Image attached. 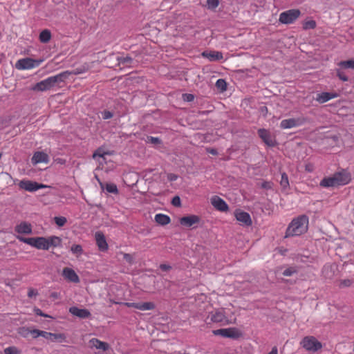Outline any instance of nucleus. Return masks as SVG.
Listing matches in <instances>:
<instances>
[{
  "label": "nucleus",
  "mask_w": 354,
  "mask_h": 354,
  "mask_svg": "<svg viewBox=\"0 0 354 354\" xmlns=\"http://www.w3.org/2000/svg\"><path fill=\"white\" fill-rule=\"evenodd\" d=\"M308 217L305 215H299L293 218L289 223L284 238L300 236L308 231Z\"/></svg>",
  "instance_id": "obj_1"
},
{
  "label": "nucleus",
  "mask_w": 354,
  "mask_h": 354,
  "mask_svg": "<svg viewBox=\"0 0 354 354\" xmlns=\"http://www.w3.org/2000/svg\"><path fill=\"white\" fill-rule=\"evenodd\" d=\"M83 71L79 68H76L74 71L70 72L68 71H63L57 75L48 77L50 83L53 88L54 87H62V84H64L66 80L69 77L71 74H80Z\"/></svg>",
  "instance_id": "obj_2"
},
{
  "label": "nucleus",
  "mask_w": 354,
  "mask_h": 354,
  "mask_svg": "<svg viewBox=\"0 0 354 354\" xmlns=\"http://www.w3.org/2000/svg\"><path fill=\"white\" fill-rule=\"evenodd\" d=\"M43 62L44 59L25 57L16 62L15 68L18 70H28L39 66Z\"/></svg>",
  "instance_id": "obj_3"
},
{
  "label": "nucleus",
  "mask_w": 354,
  "mask_h": 354,
  "mask_svg": "<svg viewBox=\"0 0 354 354\" xmlns=\"http://www.w3.org/2000/svg\"><path fill=\"white\" fill-rule=\"evenodd\" d=\"M299 9H290L279 15V21L283 24H292L300 16Z\"/></svg>",
  "instance_id": "obj_4"
},
{
  "label": "nucleus",
  "mask_w": 354,
  "mask_h": 354,
  "mask_svg": "<svg viewBox=\"0 0 354 354\" xmlns=\"http://www.w3.org/2000/svg\"><path fill=\"white\" fill-rule=\"evenodd\" d=\"M301 345L308 351L316 352L321 349L322 344L313 336H307L303 338Z\"/></svg>",
  "instance_id": "obj_5"
},
{
  "label": "nucleus",
  "mask_w": 354,
  "mask_h": 354,
  "mask_svg": "<svg viewBox=\"0 0 354 354\" xmlns=\"http://www.w3.org/2000/svg\"><path fill=\"white\" fill-rule=\"evenodd\" d=\"M215 335H221L223 337L237 339L242 336V333L237 328H221L213 330Z\"/></svg>",
  "instance_id": "obj_6"
},
{
  "label": "nucleus",
  "mask_w": 354,
  "mask_h": 354,
  "mask_svg": "<svg viewBox=\"0 0 354 354\" xmlns=\"http://www.w3.org/2000/svg\"><path fill=\"white\" fill-rule=\"evenodd\" d=\"M308 121L307 118L299 117L297 118H288L281 120L280 122V128L282 129H291L301 126Z\"/></svg>",
  "instance_id": "obj_7"
},
{
  "label": "nucleus",
  "mask_w": 354,
  "mask_h": 354,
  "mask_svg": "<svg viewBox=\"0 0 354 354\" xmlns=\"http://www.w3.org/2000/svg\"><path fill=\"white\" fill-rule=\"evenodd\" d=\"M257 134L261 140L270 147H274L278 145L274 136H273L268 129L261 128L257 130Z\"/></svg>",
  "instance_id": "obj_8"
},
{
  "label": "nucleus",
  "mask_w": 354,
  "mask_h": 354,
  "mask_svg": "<svg viewBox=\"0 0 354 354\" xmlns=\"http://www.w3.org/2000/svg\"><path fill=\"white\" fill-rule=\"evenodd\" d=\"M19 186L21 189H24L30 192H33L39 189H42V188L47 187L46 185H45L44 184L39 183L35 182V181H31L29 180H21L19 183Z\"/></svg>",
  "instance_id": "obj_9"
},
{
  "label": "nucleus",
  "mask_w": 354,
  "mask_h": 354,
  "mask_svg": "<svg viewBox=\"0 0 354 354\" xmlns=\"http://www.w3.org/2000/svg\"><path fill=\"white\" fill-rule=\"evenodd\" d=\"M200 221V216L195 214H189L183 216L179 220V223L181 225L187 227H192V229L196 228V226H194V225H198Z\"/></svg>",
  "instance_id": "obj_10"
},
{
  "label": "nucleus",
  "mask_w": 354,
  "mask_h": 354,
  "mask_svg": "<svg viewBox=\"0 0 354 354\" xmlns=\"http://www.w3.org/2000/svg\"><path fill=\"white\" fill-rule=\"evenodd\" d=\"M333 175L337 179L338 186L347 185L351 180V175L346 169H342L340 171L335 172Z\"/></svg>",
  "instance_id": "obj_11"
},
{
  "label": "nucleus",
  "mask_w": 354,
  "mask_h": 354,
  "mask_svg": "<svg viewBox=\"0 0 354 354\" xmlns=\"http://www.w3.org/2000/svg\"><path fill=\"white\" fill-rule=\"evenodd\" d=\"M234 216L238 221L242 223L245 226H250L252 223L250 214L241 209H236Z\"/></svg>",
  "instance_id": "obj_12"
},
{
  "label": "nucleus",
  "mask_w": 354,
  "mask_h": 354,
  "mask_svg": "<svg viewBox=\"0 0 354 354\" xmlns=\"http://www.w3.org/2000/svg\"><path fill=\"white\" fill-rule=\"evenodd\" d=\"M88 346L91 348H95L99 351L105 352L110 348V346L107 342H102L97 338H92L88 342Z\"/></svg>",
  "instance_id": "obj_13"
},
{
  "label": "nucleus",
  "mask_w": 354,
  "mask_h": 354,
  "mask_svg": "<svg viewBox=\"0 0 354 354\" xmlns=\"http://www.w3.org/2000/svg\"><path fill=\"white\" fill-rule=\"evenodd\" d=\"M50 161L49 156L43 151H35L31 158V162L33 165L39 163H48Z\"/></svg>",
  "instance_id": "obj_14"
},
{
  "label": "nucleus",
  "mask_w": 354,
  "mask_h": 354,
  "mask_svg": "<svg viewBox=\"0 0 354 354\" xmlns=\"http://www.w3.org/2000/svg\"><path fill=\"white\" fill-rule=\"evenodd\" d=\"M211 203L214 207L218 211L225 212L229 209L227 203L218 196H214L212 197Z\"/></svg>",
  "instance_id": "obj_15"
},
{
  "label": "nucleus",
  "mask_w": 354,
  "mask_h": 354,
  "mask_svg": "<svg viewBox=\"0 0 354 354\" xmlns=\"http://www.w3.org/2000/svg\"><path fill=\"white\" fill-rule=\"evenodd\" d=\"M68 311L73 315L80 319H87L91 317V312L86 308H79L77 306H72L69 308Z\"/></svg>",
  "instance_id": "obj_16"
},
{
  "label": "nucleus",
  "mask_w": 354,
  "mask_h": 354,
  "mask_svg": "<svg viewBox=\"0 0 354 354\" xmlns=\"http://www.w3.org/2000/svg\"><path fill=\"white\" fill-rule=\"evenodd\" d=\"M95 239L100 251L105 252L108 250V244L103 232L101 231L96 232L95 234Z\"/></svg>",
  "instance_id": "obj_17"
},
{
  "label": "nucleus",
  "mask_w": 354,
  "mask_h": 354,
  "mask_svg": "<svg viewBox=\"0 0 354 354\" xmlns=\"http://www.w3.org/2000/svg\"><path fill=\"white\" fill-rule=\"evenodd\" d=\"M201 55L203 57L208 59L209 62H218L223 59L222 52L216 50H205Z\"/></svg>",
  "instance_id": "obj_18"
},
{
  "label": "nucleus",
  "mask_w": 354,
  "mask_h": 354,
  "mask_svg": "<svg viewBox=\"0 0 354 354\" xmlns=\"http://www.w3.org/2000/svg\"><path fill=\"white\" fill-rule=\"evenodd\" d=\"M53 88L48 77L34 84L30 90L33 91H46Z\"/></svg>",
  "instance_id": "obj_19"
},
{
  "label": "nucleus",
  "mask_w": 354,
  "mask_h": 354,
  "mask_svg": "<svg viewBox=\"0 0 354 354\" xmlns=\"http://www.w3.org/2000/svg\"><path fill=\"white\" fill-rule=\"evenodd\" d=\"M15 231L19 234H31L32 225L26 221H23L15 227Z\"/></svg>",
  "instance_id": "obj_20"
},
{
  "label": "nucleus",
  "mask_w": 354,
  "mask_h": 354,
  "mask_svg": "<svg viewBox=\"0 0 354 354\" xmlns=\"http://www.w3.org/2000/svg\"><path fill=\"white\" fill-rule=\"evenodd\" d=\"M63 277L68 281L73 283H79L80 278L77 273L70 268H64L62 271Z\"/></svg>",
  "instance_id": "obj_21"
},
{
  "label": "nucleus",
  "mask_w": 354,
  "mask_h": 354,
  "mask_svg": "<svg viewBox=\"0 0 354 354\" xmlns=\"http://www.w3.org/2000/svg\"><path fill=\"white\" fill-rule=\"evenodd\" d=\"M39 333V337H42L52 342H59L60 339L64 338V335L61 333H53L44 330H40Z\"/></svg>",
  "instance_id": "obj_22"
},
{
  "label": "nucleus",
  "mask_w": 354,
  "mask_h": 354,
  "mask_svg": "<svg viewBox=\"0 0 354 354\" xmlns=\"http://www.w3.org/2000/svg\"><path fill=\"white\" fill-rule=\"evenodd\" d=\"M210 320L214 323H220L226 320L227 317L223 310H217L209 313Z\"/></svg>",
  "instance_id": "obj_23"
},
{
  "label": "nucleus",
  "mask_w": 354,
  "mask_h": 354,
  "mask_svg": "<svg viewBox=\"0 0 354 354\" xmlns=\"http://www.w3.org/2000/svg\"><path fill=\"white\" fill-rule=\"evenodd\" d=\"M338 96L337 93L333 92H322L321 93H318L316 97V100L319 103H324L328 102V100L335 98Z\"/></svg>",
  "instance_id": "obj_24"
},
{
  "label": "nucleus",
  "mask_w": 354,
  "mask_h": 354,
  "mask_svg": "<svg viewBox=\"0 0 354 354\" xmlns=\"http://www.w3.org/2000/svg\"><path fill=\"white\" fill-rule=\"evenodd\" d=\"M336 180L337 179L335 178L334 175L331 177H325L321 180L319 185L323 187H337L338 185Z\"/></svg>",
  "instance_id": "obj_25"
},
{
  "label": "nucleus",
  "mask_w": 354,
  "mask_h": 354,
  "mask_svg": "<svg viewBox=\"0 0 354 354\" xmlns=\"http://www.w3.org/2000/svg\"><path fill=\"white\" fill-rule=\"evenodd\" d=\"M48 239L44 236H37L36 237V243H35V248L38 250H48Z\"/></svg>",
  "instance_id": "obj_26"
},
{
  "label": "nucleus",
  "mask_w": 354,
  "mask_h": 354,
  "mask_svg": "<svg viewBox=\"0 0 354 354\" xmlns=\"http://www.w3.org/2000/svg\"><path fill=\"white\" fill-rule=\"evenodd\" d=\"M100 185L101 189L102 190H106L108 193L118 194L119 192L117 185L114 183H106L104 184L103 183H100Z\"/></svg>",
  "instance_id": "obj_27"
},
{
  "label": "nucleus",
  "mask_w": 354,
  "mask_h": 354,
  "mask_svg": "<svg viewBox=\"0 0 354 354\" xmlns=\"http://www.w3.org/2000/svg\"><path fill=\"white\" fill-rule=\"evenodd\" d=\"M155 221L160 225H166L171 222V218L168 215L164 214H157L155 216Z\"/></svg>",
  "instance_id": "obj_28"
},
{
  "label": "nucleus",
  "mask_w": 354,
  "mask_h": 354,
  "mask_svg": "<svg viewBox=\"0 0 354 354\" xmlns=\"http://www.w3.org/2000/svg\"><path fill=\"white\" fill-rule=\"evenodd\" d=\"M39 41L41 43L46 44L48 43L50 39H51V32L48 29L43 30L40 34H39Z\"/></svg>",
  "instance_id": "obj_29"
},
{
  "label": "nucleus",
  "mask_w": 354,
  "mask_h": 354,
  "mask_svg": "<svg viewBox=\"0 0 354 354\" xmlns=\"http://www.w3.org/2000/svg\"><path fill=\"white\" fill-rule=\"evenodd\" d=\"M112 153L109 151H104L102 147H98L93 154V158L96 159L97 157L103 158L105 160V155H111Z\"/></svg>",
  "instance_id": "obj_30"
},
{
  "label": "nucleus",
  "mask_w": 354,
  "mask_h": 354,
  "mask_svg": "<svg viewBox=\"0 0 354 354\" xmlns=\"http://www.w3.org/2000/svg\"><path fill=\"white\" fill-rule=\"evenodd\" d=\"M48 242V249L50 246L57 247L60 246L62 243V239L57 236H51L47 238Z\"/></svg>",
  "instance_id": "obj_31"
},
{
  "label": "nucleus",
  "mask_w": 354,
  "mask_h": 354,
  "mask_svg": "<svg viewBox=\"0 0 354 354\" xmlns=\"http://www.w3.org/2000/svg\"><path fill=\"white\" fill-rule=\"evenodd\" d=\"M16 237L20 242L26 243L34 248L35 247L36 237L26 238L20 235H18Z\"/></svg>",
  "instance_id": "obj_32"
},
{
  "label": "nucleus",
  "mask_w": 354,
  "mask_h": 354,
  "mask_svg": "<svg viewBox=\"0 0 354 354\" xmlns=\"http://www.w3.org/2000/svg\"><path fill=\"white\" fill-rule=\"evenodd\" d=\"M155 308V304L153 302H139V310H149Z\"/></svg>",
  "instance_id": "obj_33"
},
{
  "label": "nucleus",
  "mask_w": 354,
  "mask_h": 354,
  "mask_svg": "<svg viewBox=\"0 0 354 354\" xmlns=\"http://www.w3.org/2000/svg\"><path fill=\"white\" fill-rule=\"evenodd\" d=\"M297 272H298V270L296 266H290V267L286 268L282 272V274L285 277H291L294 274H297Z\"/></svg>",
  "instance_id": "obj_34"
},
{
  "label": "nucleus",
  "mask_w": 354,
  "mask_h": 354,
  "mask_svg": "<svg viewBox=\"0 0 354 354\" xmlns=\"http://www.w3.org/2000/svg\"><path fill=\"white\" fill-rule=\"evenodd\" d=\"M117 60L118 61L119 64L125 65H130L133 61V58L129 55L118 57Z\"/></svg>",
  "instance_id": "obj_35"
},
{
  "label": "nucleus",
  "mask_w": 354,
  "mask_h": 354,
  "mask_svg": "<svg viewBox=\"0 0 354 354\" xmlns=\"http://www.w3.org/2000/svg\"><path fill=\"white\" fill-rule=\"evenodd\" d=\"M227 84L224 79H218L216 82V86L221 92H224L227 90Z\"/></svg>",
  "instance_id": "obj_36"
},
{
  "label": "nucleus",
  "mask_w": 354,
  "mask_h": 354,
  "mask_svg": "<svg viewBox=\"0 0 354 354\" xmlns=\"http://www.w3.org/2000/svg\"><path fill=\"white\" fill-rule=\"evenodd\" d=\"M316 25V21L313 19H310L304 21L302 28L304 30H310L315 28Z\"/></svg>",
  "instance_id": "obj_37"
},
{
  "label": "nucleus",
  "mask_w": 354,
  "mask_h": 354,
  "mask_svg": "<svg viewBox=\"0 0 354 354\" xmlns=\"http://www.w3.org/2000/svg\"><path fill=\"white\" fill-rule=\"evenodd\" d=\"M220 0H207L206 7L208 10H215V9L218 6Z\"/></svg>",
  "instance_id": "obj_38"
},
{
  "label": "nucleus",
  "mask_w": 354,
  "mask_h": 354,
  "mask_svg": "<svg viewBox=\"0 0 354 354\" xmlns=\"http://www.w3.org/2000/svg\"><path fill=\"white\" fill-rule=\"evenodd\" d=\"M339 66L343 68L354 69V59H349L346 61H341Z\"/></svg>",
  "instance_id": "obj_39"
},
{
  "label": "nucleus",
  "mask_w": 354,
  "mask_h": 354,
  "mask_svg": "<svg viewBox=\"0 0 354 354\" xmlns=\"http://www.w3.org/2000/svg\"><path fill=\"white\" fill-rule=\"evenodd\" d=\"M280 185L283 189H286L289 187L288 177L286 173L285 172L281 174Z\"/></svg>",
  "instance_id": "obj_40"
},
{
  "label": "nucleus",
  "mask_w": 354,
  "mask_h": 354,
  "mask_svg": "<svg viewBox=\"0 0 354 354\" xmlns=\"http://www.w3.org/2000/svg\"><path fill=\"white\" fill-rule=\"evenodd\" d=\"M71 251L72 252L73 254H76L77 257H79L83 253L82 247L81 245L79 244L73 245L71 248Z\"/></svg>",
  "instance_id": "obj_41"
},
{
  "label": "nucleus",
  "mask_w": 354,
  "mask_h": 354,
  "mask_svg": "<svg viewBox=\"0 0 354 354\" xmlns=\"http://www.w3.org/2000/svg\"><path fill=\"white\" fill-rule=\"evenodd\" d=\"M4 354H21V350L16 346H9L4 349Z\"/></svg>",
  "instance_id": "obj_42"
},
{
  "label": "nucleus",
  "mask_w": 354,
  "mask_h": 354,
  "mask_svg": "<svg viewBox=\"0 0 354 354\" xmlns=\"http://www.w3.org/2000/svg\"><path fill=\"white\" fill-rule=\"evenodd\" d=\"M146 142L152 145H159L162 143V140L158 137L147 136Z\"/></svg>",
  "instance_id": "obj_43"
},
{
  "label": "nucleus",
  "mask_w": 354,
  "mask_h": 354,
  "mask_svg": "<svg viewBox=\"0 0 354 354\" xmlns=\"http://www.w3.org/2000/svg\"><path fill=\"white\" fill-rule=\"evenodd\" d=\"M54 221L58 227H63L67 222V219L64 216H55Z\"/></svg>",
  "instance_id": "obj_44"
},
{
  "label": "nucleus",
  "mask_w": 354,
  "mask_h": 354,
  "mask_svg": "<svg viewBox=\"0 0 354 354\" xmlns=\"http://www.w3.org/2000/svg\"><path fill=\"white\" fill-rule=\"evenodd\" d=\"M30 328L21 327L19 328V334L24 338H27L30 335Z\"/></svg>",
  "instance_id": "obj_45"
},
{
  "label": "nucleus",
  "mask_w": 354,
  "mask_h": 354,
  "mask_svg": "<svg viewBox=\"0 0 354 354\" xmlns=\"http://www.w3.org/2000/svg\"><path fill=\"white\" fill-rule=\"evenodd\" d=\"M274 183L271 181L263 180L260 187L266 190H271L273 188Z\"/></svg>",
  "instance_id": "obj_46"
},
{
  "label": "nucleus",
  "mask_w": 354,
  "mask_h": 354,
  "mask_svg": "<svg viewBox=\"0 0 354 354\" xmlns=\"http://www.w3.org/2000/svg\"><path fill=\"white\" fill-rule=\"evenodd\" d=\"M336 75L343 82H347L348 80V76L341 69L336 70Z\"/></svg>",
  "instance_id": "obj_47"
},
{
  "label": "nucleus",
  "mask_w": 354,
  "mask_h": 354,
  "mask_svg": "<svg viewBox=\"0 0 354 354\" xmlns=\"http://www.w3.org/2000/svg\"><path fill=\"white\" fill-rule=\"evenodd\" d=\"M123 259L130 265L134 263V258L131 254L124 253Z\"/></svg>",
  "instance_id": "obj_48"
},
{
  "label": "nucleus",
  "mask_w": 354,
  "mask_h": 354,
  "mask_svg": "<svg viewBox=\"0 0 354 354\" xmlns=\"http://www.w3.org/2000/svg\"><path fill=\"white\" fill-rule=\"evenodd\" d=\"M101 114L103 120L111 119L113 116V113L108 110L102 111Z\"/></svg>",
  "instance_id": "obj_49"
},
{
  "label": "nucleus",
  "mask_w": 354,
  "mask_h": 354,
  "mask_svg": "<svg viewBox=\"0 0 354 354\" xmlns=\"http://www.w3.org/2000/svg\"><path fill=\"white\" fill-rule=\"evenodd\" d=\"M194 95L192 93H183L182 95V98L185 102H190L194 100Z\"/></svg>",
  "instance_id": "obj_50"
},
{
  "label": "nucleus",
  "mask_w": 354,
  "mask_h": 354,
  "mask_svg": "<svg viewBox=\"0 0 354 354\" xmlns=\"http://www.w3.org/2000/svg\"><path fill=\"white\" fill-rule=\"evenodd\" d=\"M171 204L174 207H180L181 206L180 198L178 196H175L174 197H173V198L171 200Z\"/></svg>",
  "instance_id": "obj_51"
},
{
  "label": "nucleus",
  "mask_w": 354,
  "mask_h": 354,
  "mask_svg": "<svg viewBox=\"0 0 354 354\" xmlns=\"http://www.w3.org/2000/svg\"><path fill=\"white\" fill-rule=\"evenodd\" d=\"M122 305L129 307V308H134L139 310V302L135 303V302H123L121 303Z\"/></svg>",
  "instance_id": "obj_52"
},
{
  "label": "nucleus",
  "mask_w": 354,
  "mask_h": 354,
  "mask_svg": "<svg viewBox=\"0 0 354 354\" xmlns=\"http://www.w3.org/2000/svg\"><path fill=\"white\" fill-rule=\"evenodd\" d=\"M34 313L37 315H39V316H41V317H50V316H49L48 315L42 312V310L38 308H34Z\"/></svg>",
  "instance_id": "obj_53"
},
{
  "label": "nucleus",
  "mask_w": 354,
  "mask_h": 354,
  "mask_svg": "<svg viewBox=\"0 0 354 354\" xmlns=\"http://www.w3.org/2000/svg\"><path fill=\"white\" fill-rule=\"evenodd\" d=\"M39 332H40V330H39V329H36V328L30 329V335L32 336V337L33 339H36L39 337V334H40Z\"/></svg>",
  "instance_id": "obj_54"
},
{
  "label": "nucleus",
  "mask_w": 354,
  "mask_h": 354,
  "mask_svg": "<svg viewBox=\"0 0 354 354\" xmlns=\"http://www.w3.org/2000/svg\"><path fill=\"white\" fill-rule=\"evenodd\" d=\"M159 268L163 272H168L171 270L172 267L168 264L161 263Z\"/></svg>",
  "instance_id": "obj_55"
},
{
  "label": "nucleus",
  "mask_w": 354,
  "mask_h": 354,
  "mask_svg": "<svg viewBox=\"0 0 354 354\" xmlns=\"http://www.w3.org/2000/svg\"><path fill=\"white\" fill-rule=\"evenodd\" d=\"M352 284V281L350 279H344L340 282L341 287H349Z\"/></svg>",
  "instance_id": "obj_56"
},
{
  "label": "nucleus",
  "mask_w": 354,
  "mask_h": 354,
  "mask_svg": "<svg viewBox=\"0 0 354 354\" xmlns=\"http://www.w3.org/2000/svg\"><path fill=\"white\" fill-rule=\"evenodd\" d=\"M38 295V292L37 290L33 288H30L28 292V297L31 298L34 296H37Z\"/></svg>",
  "instance_id": "obj_57"
},
{
  "label": "nucleus",
  "mask_w": 354,
  "mask_h": 354,
  "mask_svg": "<svg viewBox=\"0 0 354 354\" xmlns=\"http://www.w3.org/2000/svg\"><path fill=\"white\" fill-rule=\"evenodd\" d=\"M259 111L263 115V116L265 118V117H266V115L268 114V108L266 106H261L259 108Z\"/></svg>",
  "instance_id": "obj_58"
},
{
  "label": "nucleus",
  "mask_w": 354,
  "mask_h": 354,
  "mask_svg": "<svg viewBox=\"0 0 354 354\" xmlns=\"http://www.w3.org/2000/svg\"><path fill=\"white\" fill-rule=\"evenodd\" d=\"M167 178L169 181H175L178 178V176L175 174H169L167 175Z\"/></svg>",
  "instance_id": "obj_59"
},
{
  "label": "nucleus",
  "mask_w": 354,
  "mask_h": 354,
  "mask_svg": "<svg viewBox=\"0 0 354 354\" xmlns=\"http://www.w3.org/2000/svg\"><path fill=\"white\" fill-rule=\"evenodd\" d=\"M54 162H55L57 164L65 165L66 162V160L64 158H57L54 160Z\"/></svg>",
  "instance_id": "obj_60"
},
{
  "label": "nucleus",
  "mask_w": 354,
  "mask_h": 354,
  "mask_svg": "<svg viewBox=\"0 0 354 354\" xmlns=\"http://www.w3.org/2000/svg\"><path fill=\"white\" fill-rule=\"evenodd\" d=\"M207 152L214 156L218 154L217 149L214 148L207 149Z\"/></svg>",
  "instance_id": "obj_61"
},
{
  "label": "nucleus",
  "mask_w": 354,
  "mask_h": 354,
  "mask_svg": "<svg viewBox=\"0 0 354 354\" xmlns=\"http://www.w3.org/2000/svg\"><path fill=\"white\" fill-rule=\"evenodd\" d=\"M278 351L276 346L273 347L272 350L268 354H277Z\"/></svg>",
  "instance_id": "obj_62"
},
{
  "label": "nucleus",
  "mask_w": 354,
  "mask_h": 354,
  "mask_svg": "<svg viewBox=\"0 0 354 354\" xmlns=\"http://www.w3.org/2000/svg\"><path fill=\"white\" fill-rule=\"evenodd\" d=\"M281 269H282V267H281V268H278V270H281Z\"/></svg>",
  "instance_id": "obj_63"
}]
</instances>
